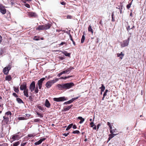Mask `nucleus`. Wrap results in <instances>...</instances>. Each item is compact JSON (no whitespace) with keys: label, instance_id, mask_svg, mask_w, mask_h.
<instances>
[{"label":"nucleus","instance_id":"1","mask_svg":"<svg viewBox=\"0 0 146 146\" xmlns=\"http://www.w3.org/2000/svg\"><path fill=\"white\" fill-rule=\"evenodd\" d=\"M58 80V78H56L53 80L48 81L46 84V87L47 88H49L53 84L57 82Z\"/></svg>","mask_w":146,"mask_h":146},{"label":"nucleus","instance_id":"2","mask_svg":"<svg viewBox=\"0 0 146 146\" xmlns=\"http://www.w3.org/2000/svg\"><path fill=\"white\" fill-rule=\"evenodd\" d=\"M64 85V89H69L74 85V84L73 83H67Z\"/></svg>","mask_w":146,"mask_h":146},{"label":"nucleus","instance_id":"3","mask_svg":"<svg viewBox=\"0 0 146 146\" xmlns=\"http://www.w3.org/2000/svg\"><path fill=\"white\" fill-rule=\"evenodd\" d=\"M129 38H128L127 39L124 40L123 42L121 44V47H123L125 46H127L129 43Z\"/></svg>","mask_w":146,"mask_h":146},{"label":"nucleus","instance_id":"4","mask_svg":"<svg viewBox=\"0 0 146 146\" xmlns=\"http://www.w3.org/2000/svg\"><path fill=\"white\" fill-rule=\"evenodd\" d=\"M54 101L56 102H60L64 101L66 100L64 97H61L59 98H54Z\"/></svg>","mask_w":146,"mask_h":146},{"label":"nucleus","instance_id":"5","mask_svg":"<svg viewBox=\"0 0 146 146\" xmlns=\"http://www.w3.org/2000/svg\"><path fill=\"white\" fill-rule=\"evenodd\" d=\"M35 87V84L34 82L33 81L30 84L29 88L31 92H33L34 90Z\"/></svg>","mask_w":146,"mask_h":146},{"label":"nucleus","instance_id":"6","mask_svg":"<svg viewBox=\"0 0 146 146\" xmlns=\"http://www.w3.org/2000/svg\"><path fill=\"white\" fill-rule=\"evenodd\" d=\"M45 79L44 78H43L41 79L40 80L38 81V86L39 88L40 89L42 87V82Z\"/></svg>","mask_w":146,"mask_h":146},{"label":"nucleus","instance_id":"7","mask_svg":"<svg viewBox=\"0 0 146 146\" xmlns=\"http://www.w3.org/2000/svg\"><path fill=\"white\" fill-rule=\"evenodd\" d=\"M0 11L3 14H5L6 12V10L5 7L1 4H0Z\"/></svg>","mask_w":146,"mask_h":146},{"label":"nucleus","instance_id":"8","mask_svg":"<svg viewBox=\"0 0 146 146\" xmlns=\"http://www.w3.org/2000/svg\"><path fill=\"white\" fill-rule=\"evenodd\" d=\"M10 69V67L9 66L5 67L3 70V72L5 74H7Z\"/></svg>","mask_w":146,"mask_h":146},{"label":"nucleus","instance_id":"9","mask_svg":"<svg viewBox=\"0 0 146 146\" xmlns=\"http://www.w3.org/2000/svg\"><path fill=\"white\" fill-rule=\"evenodd\" d=\"M20 88V90H25L27 89L26 84L25 83H23L21 86Z\"/></svg>","mask_w":146,"mask_h":146},{"label":"nucleus","instance_id":"10","mask_svg":"<svg viewBox=\"0 0 146 146\" xmlns=\"http://www.w3.org/2000/svg\"><path fill=\"white\" fill-rule=\"evenodd\" d=\"M28 15L29 16V17H37V15L35 13L33 12H29Z\"/></svg>","mask_w":146,"mask_h":146},{"label":"nucleus","instance_id":"11","mask_svg":"<svg viewBox=\"0 0 146 146\" xmlns=\"http://www.w3.org/2000/svg\"><path fill=\"white\" fill-rule=\"evenodd\" d=\"M46 139L45 138H43L42 139H40L38 141L35 142V145H37L40 144L43 141H44Z\"/></svg>","mask_w":146,"mask_h":146},{"label":"nucleus","instance_id":"12","mask_svg":"<svg viewBox=\"0 0 146 146\" xmlns=\"http://www.w3.org/2000/svg\"><path fill=\"white\" fill-rule=\"evenodd\" d=\"M117 57H119L121 59H122L124 56V54L122 52H121L120 53L117 54Z\"/></svg>","mask_w":146,"mask_h":146},{"label":"nucleus","instance_id":"13","mask_svg":"<svg viewBox=\"0 0 146 146\" xmlns=\"http://www.w3.org/2000/svg\"><path fill=\"white\" fill-rule=\"evenodd\" d=\"M45 106L48 108H49L50 106V104L47 99H46L45 104Z\"/></svg>","mask_w":146,"mask_h":146},{"label":"nucleus","instance_id":"14","mask_svg":"<svg viewBox=\"0 0 146 146\" xmlns=\"http://www.w3.org/2000/svg\"><path fill=\"white\" fill-rule=\"evenodd\" d=\"M118 133L116 134H112L111 133L109 135V138H108V141L110 140L111 139L113 138L114 136L117 135Z\"/></svg>","mask_w":146,"mask_h":146},{"label":"nucleus","instance_id":"15","mask_svg":"<svg viewBox=\"0 0 146 146\" xmlns=\"http://www.w3.org/2000/svg\"><path fill=\"white\" fill-rule=\"evenodd\" d=\"M73 69L72 68H68L66 70H64L62 72L63 74H64L65 73H67L68 72H70V71L72 69Z\"/></svg>","mask_w":146,"mask_h":146},{"label":"nucleus","instance_id":"16","mask_svg":"<svg viewBox=\"0 0 146 146\" xmlns=\"http://www.w3.org/2000/svg\"><path fill=\"white\" fill-rule=\"evenodd\" d=\"M44 30H46L49 29L51 26V25L50 24H48L47 25H44Z\"/></svg>","mask_w":146,"mask_h":146},{"label":"nucleus","instance_id":"17","mask_svg":"<svg viewBox=\"0 0 146 146\" xmlns=\"http://www.w3.org/2000/svg\"><path fill=\"white\" fill-rule=\"evenodd\" d=\"M11 139L13 141H15L17 139H18V136L17 135H14L12 136Z\"/></svg>","mask_w":146,"mask_h":146},{"label":"nucleus","instance_id":"18","mask_svg":"<svg viewBox=\"0 0 146 146\" xmlns=\"http://www.w3.org/2000/svg\"><path fill=\"white\" fill-rule=\"evenodd\" d=\"M25 96L26 97H29V95L28 93V91L27 89L25 90L23 92Z\"/></svg>","mask_w":146,"mask_h":146},{"label":"nucleus","instance_id":"19","mask_svg":"<svg viewBox=\"0 0 146 146\" xmlns=\"http://www.w3.org/2000/svg\"><path fill=\"white\" fill-rule=\"evenodd\" d=\"M110 132L111 133L113 134L114 133H116L117 132V130L115 129H110Z\"/></svg>","mask_w":146,"mask_h":146},{"label":"nucleus","instance_id":"20","mask_svg":"<svg viewBox=\"0 0 146 146\" xmlns=\"http://www.w3.org/2000/svg\"><path fill=\"white\" fill-rule=\"evenodd\" d=\"M57 87L59 88L60 90H62L64 89V85L63 84H58L57 85Z\"/></svg>","mask_w":146,"mask_h":146},{"label":"nucleus","instance_id":"21","mask_svg":"<svg viewBox=\"0 0 146 146\" xmlns=\"http://www.w3.org/2000/svg\"><path fill=\"white\" fill-rule=\"evenodd\" d=\"M78 118L81 120L79 122V123L80 124L82 123L84 121V119L81 117H79Z\"/></svg>","mask_w":146,"mask_h":146},{"label":"nucleus","instance_id":"22","mask_svg":"<svg viewBox=\"0 0 146 146\" xmlns=\"http://www.w3.org/2000/svg\"><path fill=\"white\" fill-rule=\"evenodd\" d=\"M36 29L39 30H44V25L39 26H38V28H37Z\"/></svg>","mask_w":146,"mask_h":146},{"label":"nucleus","instance_id":"23","mask_svg":"<svg viewBox=\"0 0 146 146\" xmlns=\"http://www.w3.org/2000/svg\"><path fill=\"white\" fill-rule=\"evenodd\" d=\"M62 53L66 56L69 57L70 56V53H68L66 51H64Z\"/></svg>","mask_w":146,"mask_h":146},{"label":"nucleus","instance_id":"24","mask_svg":"<svg viewBox=\"0 0 146 146\" xmlns=\"http://www.w3.org/2000/svg\"><path fill=\"white\" fill-rule=\"evenodd\" d=\"M72 107V105L69 106L68 107L64 108V111H67L69 110Z\"/></svg>","mask_w":146,"mask_h":146},{"label":"nucleus","instance_id":"25","mask_svg":"<svg viewBox=\"0 0 146 146\" xmlns=\"http://www.w3.org/2000/svg\"><path fill=\"white\" fill-rule=\"evenodd\" d=\"M88 31L89 32H91L92 33V34H93V29L92 28L91 25L89 26L88 27Z\"/></svg>","mask_w":146,"mask_h":146},{"label":"nucleus","instance_id":"26","mask_svg":"<svg viewBox=\"0 0 146 146\" xmlns=\"http://www.w3.org/2000/svg\"><path fill=\"white\" fill-rule=\"evenodd\" d=\"M11 115V113L10 111H8L6 112L5 113V116H9V117H10Z\"/></svg>","mask_w":146,"mask_h":146},{"label":"nucleus","instance_id":"27","mask_svg":"<svg viewBox=\"0 0 146 146\" xmlns=\"http://www.w3.org/2000/svg\"><path fill=\"white\" fill-rule=\"evenodd\" d=\"M3 118L6 121V123H7L8 122V121H9V117H6V116H3Z\"/></svg>","mask_w":146,"mask_h":146},{"label":"nucleus","instance_id":"28","mask_svg":"<svg viewBox=\"0 0 146 146\" xmlns=\"http://www.w3.org/2000/svg\"><path fill=\"white\" fill-rule=\"evenodd\" d=\"M11 78L10 76H7L5 78V80L8 81L11 80Z\"/></svg>","mask_w":146,"mask_h":146},{"label":"nucleus","instance_id":"29","mask_svg":"<svg viewBox=\"0 0 146 146\" xmlns=\"http://www.w3.org/2000/svg\"><path fill=\"white\" fill-rule=\"evenodd\" d=\"M72 125L73 124L72 123L70 124L66 128V131L68 130L70 128H71L72 127Z\"/></svg>","mask_w":146,"mask_h":146},{"label":"nucleus","instance_id":"30","mask_svg":"<svg viewBox=\"0 0 146 146\" xmlns=\"http://www.w3.org/2000/svg\"><path fill=\"white\" fill-rule=\"evenodd\" d=\"M102 86H101V91H104L105 90V87L104 86V85L102 84Z\"/></svg>","mask_w":146,"mask_h":146},{"label":"nucleus","instance_id":"31","mask_svg":"<svg viewBox=\"0 0 146 146\" xmlns=\"http://www.w3.org/2000/svg\"><path fill=\"white\" fill-rule=\"evenodd\" d=\"M17 102H19V103H21L23 102H22V100L21 99H20L19 98H17Z\"/></svg>","mask_w":146,"mask_h":146},{"label":"nucleus","instance_id":"32","mask_svg":"<svg viewBox=\"0 0 146 146\" xmlns=\"http://www.w3.org/2000/svg\"><path fill=\"white\" fill-rule=\"evenodd\" d=\"M85 36L84 35H83L82 36L81 40V42L82 43H83L84 42L85 40Z\"/></svg>","mask_w":146,"mask_h":146},{"label":"nucleus","instance_id":"33","mask_svg":"<svg viewBox=\"0 0 146 146\" xmlns=\"http://www.w3.org/2000/svg\"><path fill=\"white\" fill-rule=\"evenodd\" d=\"M19 144V141H17L15 143H13V146H17Z\"/></svg>","mask_w":146,"mask_h":146},{"label":"nucleus","instance_id":"34","mask_svg":"<svg viewBox=\"0 0 146 146\" xmlns=\"http://www.w3.org/2000/svg\"><path fill=\"white\" fill-rule=\"evenodd\" d=\"M14 91L15 92H19V88H16L15 87H14Z\"/></svg>","mask_w":146,"mask_h":146},{"label":"nucleus","instance_id":"35","mask_svg":"<svg viewBox=\"0 0 146 146\" xmlns=\"http://www.w3.org/2000/svg\"><path fill=\"white\" fill-rule=\"evenodd\" d=\"M18 119L19 120H23L25 119H27V118H25L23 117H20L18 118Z\"/></svg>","mask_w":146,"mask_h":146},{"label":"nucleus","instance_id":"36","mask_svg":"<svg viewBox=\"0 0 146 146\" xmlns=\"http://www.w3.org/2000/svg\"><path fill=\"white\" fill-rule=\"evenodd\" d=\"M107 124L108 125L109 127L110 128V129H112V127L111 125V123L109 122H107Z\"/></svg>","mask_w":146,"mask_h":146},{"label":"nucleus","instance_id":"37","mask_svg":"<svg viewBox=\"0 0 146 146\" xmlns=\"http://www.w3.org/2000/svg\"><path fill=\"white\" fill-rule=\"evenodd\" d=\"M73 133H74V134L75 133L78 134L80 133V132H79V131L78 130H76V131H73Z\"/></svg>","mask_w":146,"mask_h":146},{"label":"nucleus","instance_id":"38","mask_svg":"<svg viewBox=\"0 0 146 146\" xmlns=\"http://www.w3.org/2000/svg\"><path fill=\"white\" fill-rule=\"evenodd\" d=\"M72 101H71V100L67 102H65V104H69L71 103H72Z\"/></svg>","mask_w":146,"mask_h":146},{"label":"nucleus","instance_id":"39","mask_svg":"<svg viewBox=\"0 0 146 146\" xmlns=\"http://www.w3.org/2000/svg\"><path fill=\"white\" fill-rule=\"evenodd\" d=\"M37 114L40 117H43L42 115L37 112Z\"/></svg>","mask_w":146,"mask_h":146},{"label":"nucleus","instance_id":"40","mask_svg":"<svg viewBox=\"0 0 146 146\" xmlns=\"http://www.w3.org/2000/svg\"><path fill=\"white\" fill-rule=\"evenodd\" d=\"M131 6V5H130V4H128L126 6L127 8V9H129L130 8V7Z\"/></svg>","mask_w":146,"mask_h":146},{"label":"nucleus","instance_id":"41","mask_svg":"<svg viewBox=\"0 0 146 146\" xmlns=\"http://www.w3.org/2000/svg\"><path fill=\"white\" fill-rule=\"evenodd\" d=\"M78 97H77L76 98H72L71 100V101H72V102L73 101H74V100H76V99H77L78 98Z\"/></svg>","mask_w":146,"mask_h":146},{"label":"nucleus","instance_id":"42","mask_svg":"<svg viewBox=\"0 0 146 146\" xmlns=\"http://www.w3.org/2000/svg\"><path fill=\"white\" fill-rule=\"evenodd\" d=\"M25 6L26 7H27V8H29L30 7V6L29 5V4H27V3L25 4Z\"/></svg>","mask_w":146,"mask_h":146},{"label":"nucleus","instance_id":"43","mask_svg":"<svg viewBox=\"0 0 146 146\" xmlns=\"http://www.w3.org/2000/svg\"><path fill=\"white\" fill-rule=\"evenodd\" d=\"M107 95V93L105 92L103 94V97L102 98V100H103L104 97Z\"/></svg>","mask_w":146,"mask_h":146},{"label":"nucleus","instance_id":"44","mask_svg":"<svg viewBox=\"0 0 146 146\" xmlns=\"http://www.w3.org/2000/svg\"><path fill=\"white\" fill-rule=\"evenodd\" d=\"M35 92L36 93H37L38 92V89L37 87L35 88Z\"/></svg>","mask_w":146,"mask_h":146},{"label":"nucleus","instance_id":"45","mask_svg":"<svg viewBox=\"0 0 146 146\" xmlns=\"http://www.w3.org/2000/svg\"><path fill=\"white\" fill-rule=\"evenodd\" d=\"M26 142L22 143L21 144V146H24L26 144Z\"/></svg>","mask_w":146,"mask_h":146},{"label":"nucleus","instance_id":"46","mask_svg":"<svg viewBox=\"0 0 146 146\" xmlns=\"http://www.w3.org/2000/svg\"><path fill=\"white\" fill-rule=\"evenodd\" d=\"M40 119H35L34 120V121L35 122H38L40 121Z\"/></svg>","mask_w":146,"mask_h":146},{"label":"nucleus","instance_id":"47","mask_svg":"<svg viewBox=\"0 0 146 146\" xmlns=\"http://www.w3.org/2000/svg\"><path fill=\"white\" fill-rule=\"evenodd\" d=\"M62 74H63L62 72H60V73L58 74V75H57V76L59 77H60V76Z\"/></svg>","mask_w":146,"mask_h":146},{"label":"nucleus","instance_id":"48","mask_svg":"<svg viewBox=\"0 0 146 146\" xmlns=\"http://www.w3.org/2000/svg\"><path fill=\"white\" fill-rule=\"evenodd\" d=\"M34 40H39V39L38 38H36V36H35L34 38Z\"/></svg>","mask_w":146,"mask_h":146},{"label":"nucleus","instance_id":"49","mask_svg":"<svg viewBox=\"0 0 146 146\" xmlns=\"http://www.w3.org/2000/svg\"><path fill=\"white\" fill-rule=\"evenodd\" d=\"M69 36L70 38V40L72 41H73L74 40L72 38V36L70 35H69Z\"/></svg>","mask_w":146,"mask_h":146},{"label":"nucleus","instance_id":"50","mask_svg":"<svg viewBox=\"0 0 146 146\" xmlns=\"http://www.w3.org/2000/svg\"><path fill=\"white\" fill-rule=\"evenodd\" d=\"M69 134L68 133H64L63 134V135L64 136H67Z\"/></svg>","mask_w":146,"mask_h":146},{"label":"nucleus","instance_id":"51","mask_svg":"<svg viewBox=\"0 0 146 146\" xmlns=\"http://www.w3.org/2000/svg\"><path fill=\"white\" fill-rule=\"evenodd\" d=\"M90 125L91 127H93L94 126V123L93 122H91L90 123Z\"/></svg>","mask_w":146,"mask_h":146},{"label":"nucleus","instance_id":"52","mask_svg":"<svg viewBox=\"0 0 146 146\" xmlns=\"http://www.w3.org/2000/svg\"><path fill=\"white\" fill-rule=\"evenodd\" d=\"M131 28H130V26H128L127 28V30L128 31H129V30H130V29H131Z\"/></svg>","mask_w":146,"mask_h":146},{"label":"nucleus","instance_id":"53","mask_svg":"<svg viewBox=\"0 0 146 146\" xmlns=\"http://www.w3.org/2000/svg\"><path fill=\"white\" fill-rule=\"evenodd\" d=\"M65 42H62L59 45H63L65 44Z\"/></svg>","mask_w":146,"mask_h":146},{"label":"nucleus","instance_id":"54","mask_svg":"<svg viewBox=\"0 0 146 146\" xmlns=\"http://www.w3.org/2000/svg\"><path fill=\"white\" fill-rule=\"evenodd\" d=\"M72 76H68L67 77H64V79H67V78H69L70 77H71Z\"/></svg>","mask_w":146,"mask_h":146},{"label":"nucleus","instance_id":"55","mask_svg":"<svg viewBox=\"0 0 146 146\" xmlns=\"http://www.w3.org/2000/svg\"><path fill=\"white\" fill-rule=\"evenodd\" d=\"M73 128L74 129H75L76 128V127L75 125H74L73 126Z\"/></svg>","mask_w":146,"mask_h":146},{"label":"nucleus","instance_id":"56","mask_svg":"<svg viewBox=\"0 0 146 146\" xmlns=\"http://www.w3.org/2000/svg\"><path fill=\"white\" fill-rule=\"evenodd\" d=\"M61 4L62 5H65V3L64 2H62L61 3Z\"/></svg>","mask_w":146,"mask_h":146},{"label":"nucleus","instance_id":"57","mask_svg":"<svg viewBox=\"0 0 146 146\" xmlns=\"http://www.w3.org/2000/svg\"><path fill=\"white\" fill-rule=\"evenodd\" d=\"M2 41V37L0 35V43Z\"/></svg>","mask_w":146,"mask_h":146},{"label":"nucleus","instance_id":"58","mask_svg":"<svg viewBox=\"0 0 146 146\" xmlns=\"http://www.w3.org/2000/svg\"><path fill=\"white\" fill-rule=\"evenodd\" d=\"M130 16H131V17H133V14L132 13H131L130 14Z\"/></svg>","mask_w":146,"mask_h":146},{"label":"nucleus","instance_id":"59","mask_svg":"<svg viewBox=\"0 0 146 146\" xmlns=\"http://www.w3.org/2000/svg\"><path fill=\"white\" fill-rule=\"evenodd\" d=\"M60 79H64V78L62 77H61L60 78Z\"/></svg>","mask_w":146,"mask_h":146},{"label":"nucleus","instance_id":"60","mask_svg":"<svg viewBox=\"0 0 146 146\" xmlns=\"http://www.w3.org/2000/svg\"><path fill=\"white\" fill-rule=\"evenodd\" d=\"M26 115L28 117H29L31 116L29 114H26Z\"/></svg>","mask_w":146,"mask_h":146},{"label":"nucleus","instance_id":"61","mask_svg":"<svg viewBox=\"0 0 146 146\" xmlns=\"http://www.w3.org/2000/svg\"><path fill=\"white\" fill-rule=\"evenodd\" d=\"M13 95L15 96H17L16 94L15 93H13Z\"/></svg>","mask_w":146,"mask_h":146},{"label":"nucleus","instance_id":"62","mask_svg":"<svg viewBox=\"0 0 146 146\" xmlns=\"http://www.w3.org/2000/svg\"><path fill=\"white\" fill-rule=\"evenodd\" d=\"M111 21L113 22H114L115 21V19H112Z\"/></svg>","mask_w":146,"mask_h":146},{"label":"nucleus","instance_id":"63","mask_svg":"<svg viewBox=\"0 0 146 146\" xmlns=\"http://www.w3.org/2000/svg\"><path fill=\"white\" fill-rule=\"evenodd\" d=\"M67 17L68 18H70L71 16H68Z\"/></svg>","mask_w":146,"mask_h":146},{"label":"nucleus","instance_id":"64","mask_svg":"<svg viewBox=\"0 0 146 146\" xmlns=\"http://www.w3.org/2000/svg\"><path fill=\"white\" fill-rule=\"evenodd\" d=\"M72 42H73V44H74V45H75V43L73 41H72Z\"/></svg>","mask_w":146,"mask_h":146}]
</instances>
